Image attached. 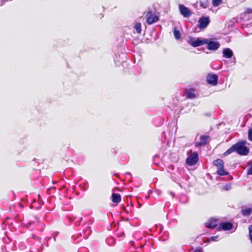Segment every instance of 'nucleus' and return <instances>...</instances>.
<instances>
[{
    "instance_id": "obj_24",
    "label": "nucleus",
    "mask_w": 252,
    "mask_h": 252,
    "mask_svg": "<svg viewBox=\"0 0 252 252\" xmlns=\"http://www.w3.org/2000/svg\"><path fill=\"white\" fill-rule=\"evenodd\" d=\"M231 189V185L230 184H227L223 187V189L225 190H228L230 189Z\"/></svg>"
},
{
    "instance_id": "obj_10",
    "label": "nucleus",
    "mask_w": 252,
    "mask_h": 252,
    "mask_svg": "<svg viewBox=\"0 0 252 252\" xmlns=\"http://www.w3.org/2000/svg\"><path fill=\"white\" fill-rule=\"evenodd\" d=\"M208 135H202L199 138V141L195 143V146L196 147H200L205 145L207 144V140L209 138Z\"/></svg>"
},
{
    "instance_id": "obj_4",
    "label": "nucleus",
    "mask_w": 252,
    "mask_h": 252,
    "mask_svg": "<svg viewBox=\"0 0 252 252\" xmlns=\"http://www.w3.org/2000/svg\"><path fill=\"white\" fill-rule=\"evenodd\" d=\"M205 38H191L188 40V43L194 47H196L205 44Z\"/></svg>"
},
{
    "instance_id": "obj_27",
    "label": "nucleus",
    "mask_w": 252,
    "mask_h": 252,
    "mask_svg": "<svg viewBox=\"0 0 252 252\" xmlns=\"http://www.w3.org/2000/svg\"><path fill=\"white\" fill-rule=\"evenodd\" d=\"M58 232H55L53 234V237H54V241H56V237L58 235Z\"/></svg>"
},
{
    "instance_id": "obj_12",
    "label": "nucleus",
    "mask_w": 252,
    "mask_h": 252,
    "mask_svg": "<svg viewBox=\"0 0 252 252\" xmlns=\"http://www.w3.org/2000/svg\"><path fill=\"white\" fill-rule=\"evenodd\" d=\"M217 225V220L214 219L209 220L205 223L206 227L209 228H215Z\"/></svg>"
},
{
    "instance_id": "obj_5",
    "label": "nucleus",
    "mask_w": 252,
    "mask_h": 252,
    "mask_svg": "<svg viewBox=\"0 0 252 252\" xmlns=\"http://www.w3.org/2000/svg\"><path fill=\"white\" fill-rule=\"evenodd\" d=\"M146 22L149 25L153 24L158 20V18L152 11H148L146 15Z\"/></svg>"
},
{
    "instance_id": "obj_31",
    "label": "nucleus",
    "mask_w": 252,
    "mask_h": 252,
    "mask_svg": "<svg viewBox=\"0 0 252 252\" xmlns=\"http://www.w3.org/2000/svg\"><path fill=\"white\" fill-rule=\"evenodd\" d=\"M149 197V196H147L146 198H148Z\"/></svg>"
},
{
    "instance_id": "obj_2",
    "label": "nucleus",
    "mask_w": 252,
    "mask_h": 252,
    "mask_svg": "<svg viewBox=\"0 0 252 252\" xmlns=\"http://www.w3.org/2000/svg\"><path fill=\"white\" fill-rule=\"evenodd\" d=\"M213 164L218 168L217 173L220 176H225L228 174V172L224 169L223 161L220 159H217L213 161Z\"/></svg>"
},
{
    "instance_id": "obj_14",
    "label": "nucleus",
    "mask_w": 252,
    "mask_h": 252,
    "mask_svg": "<svg viewBox=\"0 0 252 252\" xmlns=\"http://www.w3.org/2000/svg\"><path fill=\"white\" fill-rule=\"evenodd\" d=\"M121 197L118 193H113L112 194V201L114 203H118L121 201Z\"/></svg>"
},
{
    "instance_id": "obj_11",
    "label": "nucleus",
    "mask_w": 252,
    "mask_h": 252,
    "mask_svg": "<svg viewBox=\"0 0 252 252\" xmlns=\"http://www.w3.org/2000/svg\"><path fill=\"white\" fill-rule=\"evenodd\" d=\"M222 54L223 57L227 59L231 58L233 55L232 50L228 48L223 49L222 51Z\"/></svg>"
},
{
    "instance_id": "obj_29",
    "label": "nucleus",
    "mask_w": 252,
    "mask_h": 252,
    "mask_svg": "<svg viewBox=\"0 0 252 252\" xmlns=\"http://www.w3.org/2000/svg\"><path fill=\"white\" fill-rule=\"evenodd\" d=\"M171 194L173 196H174V194H173V193L171 192Z\"/></svg>"
},
{
    "instance_id": "obj_7",
    "label": "nucleus",
    "mask_w": 252,
    "mask_h": 252,
    "mask_svg": "<svg viewBox=\"0 0 252 252\" xmlns=\"http://www.w3.org/2000/svg\"><path fill=\"white\" fill-rule=\"evenodd\" d=\"M210 22L209 18L207 17H203L199 18L198 26L200 29L206 28Z\"/></svg>"
},
{
    "instance_id": "obj_1",
    "label": "nucleus",
    "mask_w": 252,
    "mask_h": 252,
    "mask_svg": "<svg viewBox=\"0 0 252 252\" xmlns=\"http://www.w3.org/2000/svg\"><path fill=\"white\" fill-rule=\"evenodd\" d=\"M247 142L246 140H241L235 144L233 145L224 153V156H227L233 152H236L241 156H247L249 154V148L246 146Z\"/></svg>"
},
{
    "instance_id": "obj_21",
    "label": "nucleus",
    "mask_w": 252,
    "mask_h": 252,
    "mask_svg": "<svg viewBox=\"0 0 252 252\" xmlns=\"http://www.w3.org/2000/svg\"><path fill=\"white\" fill-rule=\"evenodd\" d=\"M222 2V0H212L213 5L215 7L219 6Z\"/></svg>"
},
{
    "instance_id": "obj_13",
    "label": "nucleus",
    "mask_w": 252,
    "mask_h": 252,
    "mask_svg": "<svg viewBox=\"0 0 252 252\" xmlns=\"http://www.w3.org/2000/svg\"><path fill=\"white\" fill-rule=\"evenodd\" d=\"M220 227L224 230H229L232 228V224L229 222H222Z\"/></svg>"
},
{
    "instance_id": "obj_15",
    "label": "nucleus",
    "mask_w": 252,
    "mask_h": 252,
    "mask_svg": "<svg viewBox=\"0 0 252 252\" xmlns=\"http://www.w3.org/2000/svg\"><path fill=\"white\" fill-rule=\"evenodd\" d=\"M241 213L244 216H249L252 213V208H248L246 209H243L241 211Z\"/></svg>"
},
{
    "instance_id": "obj_9",
    "label": "nucleus",
    "mask_w": 252,
    "mask_h": 252,
    "mask_svg": "<svg viewBox=\"0 0 252 252\" xmlns=\"http://www.w3.org/2000/svg\"><path fill=\"white\" fill-rule=\"evenodd\" d=\"M218 77L216 74H208L207 77V82L209 84L216 85Z\"/></svg>"
},
{
    "instance_id": "obj_22",
    "label": "nucleus",
    "mask_w": 252,
    "mask_h": 252,
    "mask_svg": "<svg viewBox=\"0 0 252 252\" xmlns=\"http://www.w3.org/2000/svg\"><path fill=\"white\" fill-rule=\"evenodd\" d=\"M249 236L251 242L252 243V225H250L248 227Z\"/></svg>"
},
{
    "instance_id": "obj_23",
    "label": "nucleus",
    "mask_w": 252,
    "mask_h": 252,
    "mask_svg": "<svg viewBox=\"0 0 252 252\" xmlns=\"http://www.w3.org/2000/svg\"><path fill=\"white\" fill-rule=\"evenodd\" d=\"M248 138L250 141L252 142V128L248 131Z\"/></svg>"
},
{
    "instance_id": "obj_17",
    "label": "nucleus",
    "mask_w": 252,
    "mask_h": 252,
    "mask_svg": "<svg viewBox=\"0 0 252 252\" xmlns=\"http://www.w3.org/2000/svg\"><path fill=\"white\" fill-rule=\"evenodd\" d=\"M243 14L245 18L252 17V9L249 8H247ZM250 23H252V21Z\"/></svg>"
},
{
    "instance_id": "obj_3",
    "label": "nucleus",
    "mask_w": 252,
    "mask_h": 252,
    "mask_svg": "<svg viewBox=\"0 0 252 252\" xmlns=\"http://www.w3.org/2000/svg\"><path fill=\"white\" fill-rule=\"evenodd\" d=\"M205 44H207V48L209 50L216 51L220 47V44L218 41H214L210 39L205 38Z\"/></svg>"
},
{
    "instance_id": "obj_16",
    "label": "nucleus",
    "mask_w": 252,
    "mask_h": 252,
    "mask_svg": "<svg viewBox=\"0 0 252 252\" xmlns=\"http://www.w3.org/2000/svg\"><path fill=\"white\" fill-rule=\"evenodd\" d=\"M186 97L188 98H193L195 97V91L193 89L189 90L186 93Z\"/></svg>"
},
{
    "instance_id": "obj_28",
    "label": "nucleus",
    "mask_w": 252,
    "mask_h": 252,
    "mask_svg": "<svg viewBox=\"0 0 252 252\" xmlns=\"http://www.w3.org/2000/svg\"><path fill=\"white\" fill-rule=\"evenodd\" d=\"M193 252H203L202 249H198L194 251Z\"/></svg>"
},
{
    "instance_id": "obj_26",
    "label": "nucleus",
    "mask_w": 252,
    "mask_h": 252,
    "mask_svg": "<svg viewBox=\"0 0 252 252\" xmlns=\"http://www.w3.org/2000/svg\"><path fill=\"white\" fill-rule=\"evenodd\" d=\"M90 231H91V230L90 229V228H88L87 230H86V233H87V235H86L85 236H84V238L85 239H87L88 237V236L90 234Z\"/></svg>"
},
{
    "instance_id": "obj_6",
    "label": "nucleus",
    "mask_w": 252,
    "mask_h": 252,
    "mask_svg": "<svg viewBox=\"0 0 252 252\" xmlns=\"http://www.w3.org/2000/svg\"><path fill=\"white\" fill-rule=\"evenodd\" d=\"M198 160V154L197 152H194L187 158L186 161L188 165L192 166L196 163Z\"/></svg>"
},
{
    "instance_id": "obj_8",
    "label": "nucleus",
    "mask_w": 252,
    "mask_h": 252,
    "mask_svg": "<svg viewBox=\"0 0 252 252\" xmlns=\"http://www.w3.org/2000/svg\"><path fill=\"white\" fill-rule=\"evenodd\" d=\"M179 10L181 14L185 17H189L191 15V12L189 9L183 4L179 5Z\"/></svg>"
},
{
    "instance_id": "obj_30",
    "label": "nucleus",
    "mask_w": 252,
    "mask_h": 252,
    "mask_svg": "<svg viewBox=\"0 0 252 252\" xmlns=\"http://www.w3.org/2000/svg\"><path fill=\"white\" fill-rule=\"evenodd\" d=\"M82 220V218H80L79 220H80V221H81Z\"/></svg>"
},
{
    "instance_id": "obj_18",
    "label": "nucleus",
    "mask_w": 252,
    "mask_h": 252,
    "mask_svg": "<svg viewBox=\"0 0 252 252\" xmlns=\"http://www.w3.org/2000/svg\"><path fill=\"white\" fill-rule=\"evenodd\" d=\"M219 240V236H212L209 238L204 241V243H209L211 241H218Z\"/></svg>"
},
{
    "instance_id": "obj_19",
    "label": "nucleus",
    "mask_w": 252,
    "mask_h": 252,
    "mask_svg": "<svg viewBox=\"0 0 252 252\" xmlns=\"http://www.w3.org/2000/svg\"><path fill=\"white\" fill-rule=\"evenodd\" d=\"M174 36L175 38L179 40L181 37L180 32L179 30H177L176 28H175L173 31Z\"/></svg>"
},
{
    "instance_id": "obj_25",
    "label": "nucleus",
    "mask_w": 252,
    "mask_h": 252,
    "mask_svg": "<svg viewBox=\"0 0 252 252\" xmlns=\"http://www.w3.org/2000/svg\"><path fill=\"white\" fill-rule=\"evenodd\" d=\"M247 174L249 175H252V163L251 164L249 168L248 169Z\"/></svg>"
},
{
    "instance_id": "obj_20",
    "label": "nucleus",
    "mask_w": 252,
    "mask_h": 252,
    "mask_svg": "<svg viewBox=\"0 0 252 252\" xmlns=\"http://www.w3.org/2000/svg\"><path fill=\"white\" fill-rule=\"evenodd\" d=\"M134 29L138 33H140L141 32V25L140 23H137L134 26Z\"/></svg>"
}]
</instances>
